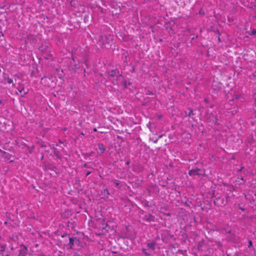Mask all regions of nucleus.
I'll use <instances>...</instances> for the list:
<instances>
[{
  "mask_svg": "<svg viewBox=\"0 0 256 256\" xmlns=\"http://www.w3.org/2000/svg\"><path fill=\"white\" fill-rule=\"evenodd\" d=\"M155 246V242H151L150 243H148V251L147 252V250H144L143 252H144L147 254L150 255L152 254V252H154V247Z\"/></svg>",
  "mask_w": 256,
  "mask_h": 256,
  "instance_id": "obj_1",
  "label": "nucleus"
},
{
  "mask_svg": "<svg viewBox=\"0 0 256 256\" xmlns=\"http://www.w3.org/2000/svg\"><path fill=\"white\" fill-rule=\"evenodd\" d=\"M203 172L198 169L196 170H192L189 171L188 174L190 176H194L196 175H199L200 174H202Z\"/></svg>",
  "mask_w": 256,
  "mask_h": 256,
  "instance_id": "obj_2",
  "label": "nucleus"
},
{
  "mask_svg": "<svg viewBox=\"0 0 256 256\" xmlns=\"http://www.w3.org/2000/svg\"><path fill=\"white\" fill-rule=\"evenodd\" d=\"M1 156L5 157L6 159H8V160H9L10 162H12L13 160L11 158H12L11 156L0 150V156Z\"/></svg>",
  "mask_w": 256,
  "mask_h": 256,
  "instance_id": "obj_3",
  "label": "nucleus"
},
{
  "mask_svg": "<svg viewBox=\"0 0 256 256\" xmlns=\"http://www.w3.org/2000/svg\"><path fill=\"white\" fill-rule=\"evenodd\" d=\"M27 252V248L24 246H20V254L21 256H24Z\"/></svg>",
  "mask_w": 256,
  "mask_h": 256,
  "instance_id": "obj_4",
  "label": "nucleus"
},
{
  "mask_svg": "<svg viewBox=\"0 0 256 256\" xmlns=\"http://www.w3.org/2000/svg\"><path fill=\"white\" fill-rule=\"evenodd\" d=\"M6 80H7V82L10 84H12L13 85H14V84H13V81L12 79H10V78H6Z\"/></svg>",
  "mask_w": 256,
  "mask_h": 256,
  "instance_id": "obj_5",
  "label": "nucleus"
},
{
  "mask_svg": "<svg viewBox=\"0 0 256 256\" xmlns=\"http://www.w3.org/2000/svg\"><path fill=\"white\" fill-rule=\"evenodd\" d=\"M115 74H116V71L115 70L112 71V72H110L109 74V76H112V77L114 76Z\"/></svg>",
  "mask_w": 256,
  "mask_h": 256,
  "instance_id": "obj_6",
  "label": "nucleus"
},
{
  "mask_svg": "<svg viewBox=\"0 0 256 256\" xmlns=\"http://www.w3.org/2000/svg\"><path fill=\"white\" fill-rule=\"evenodd\" d=\"M5 249H6V246L4 245H1L0 246V250H1V252L4 251Z\"/></svg>",
  "mask_w": 256,
  "mask_h": 256,
  "instance_id": "obj_7",
  "label": "nucleus"
},
{
  "mask_svg": "<svg viewBox=\"0 0 256 256\" xmlns=\"http://www.w3.org/2000/svg\"><path fill=\"white\" fill-rule=\"evenodd\" d=\"M251 34H256V30H253L252 32H251Z\"/></svg>",
  "mask_w": 256,
  "mask_h": 256,
  "instance_id": "obj_8",
  "label": "nucleus"
},
{
  "mask_svg": "<svg viewBox=\"0 0 256 256\" xmlns=\"http://www.w3.org/2000/svg\"><path fill=\"white\" fill-rule=\"evenodd\" d=\"M70 244L71 245L73 244V240L71 238H70Z\"/></svg>",
  "mask_w": 256,
  "mask_h": 256,
  "instance_id": "obj_9",
  "label": "nucleus"
},
{
  "mask_svg": "<svg viewBox=\"0 0 256 256\" xmlns=\"http://www.w3.org/2000/svg\"><path fill=\"white\" fill-rule=\"evenodd\" d=\"M252 246V242L251 241H250L249 242V244H248V246L250 247Z\"/></svg>",
  "mask_w": 256,
  "mask_h": 256,
  "instance_id": "obj_10",
  "label": "nucleus"
},
{
  "mask_svg": "<svg viewBox=\"0 0 256 256\" xmlns=\"http://www.w3.org/2000/svg\"><path fill=\"white\" fill-rule=\"evenodd\" d=\"M103 146H104V145H100V149L103 150Z\"/></svg>",
  "mask_w": 256,
  "mask_h": 256,
  "instance_id": "obj_11",
  "label": "nucleus"
},
{
  "mask_svg": "<svg viewBox=\"0 0 256 256\" xmlns=\"http://www.w3.org/2000/svg\"><path fill=\"white\" fill-rule=\"evenodd\" d=\"M216 120H217V118H214V122L215 123L216 122Z\"/></svg>",
  "mask_w": 256,
  "mask_h": 256,
  "instance_id": "obj_12",
  "label": "nucleus"
},
{
  "mask_svg": "<svg viewBox=\"0 0 256 256\" xmlns=\"http://www.w3.org/2000/svg\"><path fill=\"white\" fill-rule=\"evenodd\" d=\"M205 102H208L207 99H205Z\"/></svg>",
  "mask_w": 256,
  "mask_h": 256,
  "instance_id": "obj_13",
  "label": "nucleus"
},
{
  "mask_svg": "<svg viewBox=\"0 0 256 256\" xmlns=\"http://www.w3.org/2000/svg\"><path fill=\"white\" fill-rule=\"evenodd\" d=\"M128 163H129L128 162H126V164L127 165L128 164Z\"/></svg>",
  "mask_w": 256,
  "mask_h": 256,
  "instance_id": "obj_14",
  "label": "nucleus"
},
{
  "mask_svg": "<svg viewBox=\"0 0 256 256\" xmlns=\"http://www.w3.org/2000/svg\"><path fill=\"white\" fill-rule=\"evenodd\" d=\"M200 14H201V13H202V12L200 11Z\"/></svg>",
  "mask_w": 256,
  "mask_h": 256,
  "instance_id": "obj_15",
  "label": "nucleus"
},
{
  "mask_svg": "<svg viewBox=\"0 0 256 256\" xmlns=\"http://www.w3.org/2000/svg\"><path fill=\"white\" fill-rule=\"evenodd\" d=\"M200 14H201V13H202V12L200 11Z\"/></svg>",
  "mask_w": 256,
  "mask_h": 256,
  "instance_id": "obj_16",
  "label": "nucleus"
}]
</instances>
